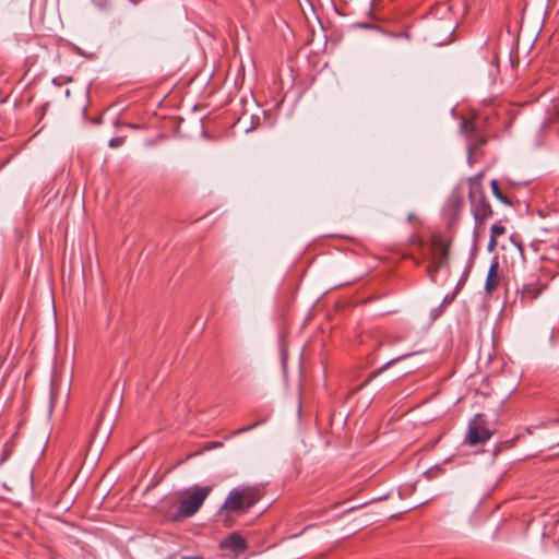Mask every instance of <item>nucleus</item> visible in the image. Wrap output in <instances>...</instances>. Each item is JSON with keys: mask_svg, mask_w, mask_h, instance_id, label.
Segmentation results:
<instances>
[{"mask_svg": "<svg viewBox=\"0 0 559 559\" xmlns=\"http://www.w3.org/2000/svg\"><path fill=\"white\" fill-rule=\"evenodd\" d=\"M262 498V491L254 486H238L231 489L219 509V513H246Z\"/></svg>", "mask_w": 559, "mask_h": 559, "instance_id": "nucleus-1", "label": "nucleus"}, {"mask_svg": "<svg viewBox=\"0 0 559 559\" xmlns=\"http://www.w3.org/2000/svg\"><path fill=\"white\" fill-rule=\"evenodd\" d=\"M455 3L442 2L432 8L431 14L442 21L438 28L433 29L430 38L436 45H445L452 40L455 31V23L450 20L451 11Z\"/></svg>", "mask_w": 559, "mask_h": 559, "instance_id": "nucleus-2", "label": "nucleus"}, {"mask_svg": "<svg viewBox=\"0 0 559 559\" xmlns=\"http://www.w3.org/2000/svg\"><path fill=\"white\" fill-rule=\"evenodd\" d=\"M213 486H193L189 490L187 498L180 501L178 514L180 518L187 519L194 515L207 496L212 492Z\"/></svg>", "mask_w": 559, "mask_h": 559, "instance_id": "nucleus-3", "label": "nucleus"}, {"mask_svg": "<svg viewBox=\"0 0 559 559\" xmlns=\"http://www.w3.org/2000/svg\"><path fill=\"white\" fill-rule=\"evenodd\" d=\"M425 259L429 261L427 274L436 282L437 272L447 263L448 246L440 241H432L426 246Z\"/></svg>", "mask_w": 559, "mask_h": 559, "instance_id": "nucleus-4", "label": "nucleus"}, {"mask_svg": "<svg viewBox=\"0 0 559 559\" xmlns=\"http://www.w3.org/2000/svg\"><path fill=\"white\" fill-rule=\"evenodd\" d=\"M469 201L472 213L477 226L481 225L488 217L491 216L492 211L490 204L487 202L481 189L477 183L471 180Z\"/></svg>", "mask_w": 559, "mask_h": 559, "instance_id": "nucleus-5", "label": "nucleus"}, {"mask_svg": "<svg viewBox=\"0 0 559 559\" xmlns=\"http://www.w3.org/2000/svg\"><path fill=\"white\" fill-rule=\"evenodd\" d=\"M491 433L486 427L481 415H476L468 424L466 440L469 445H477L490 438Z\"/></svg>", "mask_w": 559, "mask_h": 559, "instance_id": "nucleus-6", "label": "nucleus"}, {"mask_svg": "<svg viewBox=\"0 0 559 559\" xmlns=\"http://www.w3.org/2000/svg\"><path fill=\"white\" fill-rule=\"evenodd\" d=\"M551 123L552 120L550 118H547L527 135L526 146L530 150H537L544 146Z\"/></svg>", "mask_w": 559, "mask_h": 559, "instance_id": "nucleus-7", "label": "nucleus"}, {"mask_svg": "<svg viewBox=\"0 0 559 559\" xmlns=\"http://www.w3.org/2000/svg\"><path fill=\"white\" fill-rule=\"evenodd\" d=\"M221 547L223 549H229L235 552H241L246 550L247 544L241 535L233 533L221 542Z\"/></svg>", "mask_w": 559, "mask_h": 559, "instance_id": "nucleus-8", "label": "nucleus"}, {"mask_svg": "<svg viewBox=\"0 0 559 559\" xmlns=\"http://www.w3.org/2000/svg\"><path fill=\"white\" fill-rule=\"evenodd\" d=\"M499 270V263L497 261H493L489 267L486 283H485V289L487 294H492V292L498 287L500 277L498 274Z\"/></svg>", "mask_w": 559, "mask_h": 559, "instance_id": "nucleus-9", "label": "nucleus"}, {"mask_svg": "<svg viewBox=\"0 0 559 559\" xmlns=\"http://www.w3.org/2000/svg\"><path fill=\"white\" fill-rule=\"evenodd\" d=\"M543 288L544 287L537 283H531V284L523 285V287L521 288L522 300L532 301V300L536 299L540 295Z\"/></svg>", "mask_w": 559, "mask_h": 559, "instance_id": "nucleus-10", "label": "nucleus"}, {"mask_svg": "<svg viewBox=\"0 0 559 559\" xmlns=\"http://www.w3.org/2000/svg\"><path fill=\"white\" fill-rule=\"evenodd\" d=\"M490 186H491V189H492V193H493V195H495L499 201H501V202H503V203L508 204V203H509V201L507 200V198H506V197L502 194V192L500 191L497 180H492V181H491V183H490Z\"/></svg>", "mask_w": 559, "mask_h": 559, "instance_id": "nucleus-11", "label": "nucleus"}, {"mask_svg": "<svg viewBox=\"0 0 559 559\" xmlns=\"http://www.w3.org/2000/svg\"><path fill=\"white\" fill-rule=\"evenodd\" d=\"M490 231H491V235H490V236H491V238H497L498 236H500V235L504 234L506 228H504V226H502L501 224H493V225L491 226Z\"/></svg>", "mask_w": 559, "mask_h": 559, "instance_id": "nucleus-12", "label": "nucleus"}, {"mask_svg": "<svg viewBox=\"0 0 559 559\" xmlns=\"http://www.w3.org/2000/svg\"><path fill=\"white\" fill-rule=\"evenodd\" d=\"M461 130L466 133L467 138H469V132L473 130V126L468 120L463 119L461 122Z\"/></svg>", "mask_w": 559, "mask_h": 559, "instance_id": "nucleus-13", "label": "nucleus"}, {"mask_svg": "<svg viewBox=\"0 0 559 559\" xmlns=\"http://www.w3.org/2000/svg\"><path fill=\"white\" fill-rule=\"evenodd\" d=\"M122 143H123V138H120V136L112 138V139L109 141V145H110L111 147H118V146H120Z\"/></svg>", "mask_w": 559, "mask_h": 559, "instance_id": "nucleus-14", "label": "nucleus"}, {"mask_svg": "<svg viewBox=\"0 0 559 559\" xmlns=\"http://www.w3.org/2000/svg\"><path fill=\"white\" fill-rule=\"evenodd\" d=\"M260 423H254L252 425H249L247 427H243V428H240L239 430L236 431V433H242V432H247V431H250L252 430L253 428H255Z\"/></svg>", "mask_w": 559, "mask_h": 559, "instance_id": "nucleus-15", "label": "nucleus"}, {"mask_svg": "<svg viewBox=\"0 0 559 559\" xmlns=\"http://www.w3.org/2000/svg\"><path fill=\"white\" fill-rule=\"evenodd\" d=\"M495 247H496V238H491V237H490L488 248H489L490 250H492Z\"/></svg>", "mask_w": 559, "mask_h": 559, "instance_id": "nucleus-16", "label": "nucleus"}, {"mask_svg": "<svg viewBox=\"0 0 559 559\" xmlns=\"http://www.w3.org/2000/svg\"><path fill=\"white\" fill-rule=\"evenodd\" d=\"M465 278H466V275L463 278H461V281H459V284L456 285V289H460V287L464 284Z\"/></svg>", "mask_w": 559, "mask_h": 559, "instance_id": "nucleus-17", "label": "nucleus"}, {"mask_svg": "<svg viewBox=\"0 0 559 559\" xmlns=\"http://www.w3.org/2000/svg\"><path fill=\"white\" fill-rule=\"evenodd\" d=\"M393 362H394V359H393V360H390V361H386V364H385L386 369H388V368H389Z\"/></svg>", "mask_w": 559, "mask_h": 559, "instance_id": "nucleus-18", "label": "nucleus"}, {"mask_svg": "<svg viewBox=\"0 0 559 559\" xmlns=\"http://www.w3.org/2000/svg\"><path fill=\"white\" fill-rule=\"evenodd\" d=\"M516 247H518V249H519L520 253L522 254V253H523V249H522L521 245H520V243H516Z\"/></svg>", "mask_w": 559, "mask_h": 559, "instance_id": "nucleus-19", "label": "nucleus"}]
</instances>
